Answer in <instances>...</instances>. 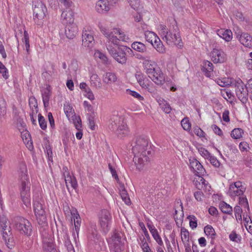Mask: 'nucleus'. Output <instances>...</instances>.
<instances>
[{
  "mask_svg": "<svg viewBox=\"0 0 252 252\" xmlns=\"http://www.w3.org/2000/svg\"><path fill=\"white\" fill-rule=\"evenodd\" d=\"M98 28L106 38V47L109 53L119 63L125 64L126 62V52H132V50L126 46H120V40L126 41V35L119 29H113L112 31L106 29L103 24L99 22Z\"/></svg>",
  "mask_w": 252,
  "mask_h": 252,
  "instance_id": "nucleus-1",
  "label": "nucleus"
},
{
  "mask_svg": "<svg viewBox=\"0 0 252 252\" xmlns=\"http://www.w3.org/2000/svg\"><path fill=\"white\" fill-rule=\"evenodd\" d=\"M159 33L167 44L171 45L174 44L180 47L183 46L180 30L175 20H173L167 27L160 25Z\"/></svg>",
  "mask_w": 252,
  "mask_h": 252,
  "instance_id": "nucleus-2",
  "label": "nucleus"
},
{
  "mask_svg": "<svg viewBox=\"0 0 252 252\" xmlns=\"http://www.w3.org/2000/svg\"><path fill=\"white\" fill-rule=\"evenodd\" d=\"M131 146L134 158H149L153 155L154 151L149 145V140L146 136H135L131 141Z\"/></svg>",
  "mask_w": 252,
  "mask_h": 252,
  "instance_id": "nucleus-3",
  "label": "nucleus"
},
{
  "mask_svg": "<svg viewBox=\"0 0 252 252\" xmlns=\"http://www.w3.org/2000/svg\"><path fill=\"white\" fill-rule=\"evenodd\" d=\"M19 176L21 182L20 186L21 197L24 204L29 206L31 205L30 183L25 163L19 165Z\"/></svg>",
  "mask_w": 252,
  "mask_h": 252,
  "instance_id": "nucleus-4",
  "label": "nucleus"
},
{
  "mask_svg": "<svg viewBox=\"0 0 252 252\" xmlns=\"http://www.w3.org/2000/svg\"><path fill=\"white\" fill-rule=\"evenodd\" d=\"M109 127L115 131L116 134L120 138L128 135L129 133V128L124 122L123 118L118 115H114L111 117Z\"/></svg>",
  "mask_w": 252,
  "mask_h": 252,
  "instance_id": "nucleus-5",
  "label": "nucleus"
},
{
  "mask_svg": "<svg viewBox=\"0 0 252 252\" xmlns=\"http://www.w3.org/2000/svg\"><path fill=\"white\" fill-rule=\"evenodd\" d=\"M13 222L15 228L22 234L31 236L32 233V225L27 219L17 216L14 218Z\"/></svg>",
  "mask_w": 252,
  "mask_h": 252,
  "instance_id": "nucleus-6",
  "label": "nucleus"
},
{
  "mask_svg": "<svg viewBox=\"0 0 252 252\" xmlns=\"http://www.w3.org/2000/svg\"><path fill=\"white\" fill-rule=\"evenodd\" d=\"M32 7L34 22L37 25H40L39 21L43 19L45 16L46 7L41 0H33Z\"/></svg>",
  "mask_w": 252,
  "mask_h": 252,
  "instance_id": "nucleus-7",
  "label": "nucleus"
},
{
  "mask_svg": "<svg viewBox=\"0 0 252 252\" xmlns=\"http://www.w3.org/2000/svg\"><path fill=\"white\" fill-rule=\"evenodd\" d=\"M235 89L236 94L238 99L243 103H245L248 99L249 89L242 81L239 79L235 80L233 84Z\"/></svg>",
  "mask_w": 252,
  "mask_h": 252,
  "instance_id": "nucleus-8",
  "label": "nucleus"
},
{
  "mask_svg": "<svg viewBox=\"0 0 252 252\" xmlns=\"http://www.w3.org/2000/svg\"><path fill=\"white\" fill-rule=\"evenodd\" d=\"M148 76L157 85L161 86L165 82V75L158 65L148 75Z\"/></svg>",
  "mask_w": 252,
  "mask_h": 252,
  "instance_id": "nucleus-9",
  "label": "nucleus"
},
{
  "mask_svg": "<svg viewBox=\"0 0 252 252\" xmlns=\"http://www.w3.org/2000/svg\"><path fill=\"white\" fill-rule=\"evenodd\" d=\"M110 214L108 211L107 210H102L99 218V223L103 232L105 234L110 230Z\"/></svg>",
  "mask_w": 252,
  "mask_h": 252,
  "instance_id": "nucleus-10",
  "label": "nucleus"
},
{
  "mask_svg": "<svg viewBox=\"0 0 252 252\" xmlns=\"http://www.w3.org/2000/svg\"><path fill=\"white\" fill-rule=\"evenodd\" d=\"M54 238L51 235H44L42 238L44 252H58L54 243Z\"/></svg>",
  "mask_w": 252,
  "mask_h": 252,
  "instance_id": "nucleus-11",
  "label": "nucleus"
},
{
  "mask_svg": "<svg viewBox=\"0 0 252 252\" xmlns=\"http://www.w3.org/2000/svg\"><path fill=\"white\" fill-rule=\"evenodd\" d=\"M212 61L214 63H222L226 61L227 57L224 52L220 49L214 48L211 53Z\"/></svg>",
  "mask_w": 252,
  "mask_h": 252,
  "instance_id": "nucleus-12",
  "label": "nucleus"
},
{
  "mask_svg": "<svg viewBox=\"0 0 252 252\" xmlns=\"http://www.w3.org/2000/svg\"><path fill=\"white\" fill-rule=\"evenodd\" d=\"M61 20L62 23L66 25L74 23V12L70 7L66 8L63 11L61 15Z\"/></svg>",
  "mask_w": 252,
  "mask_h": 252,
  "instance_id": "nucleus-13",
  "label": "nucleus"
},
{
  "mask_svg": "<svg viewBox=\"0 0 252 252\" xmlns=\"http://www.w3.org/2000/svg\"><path fill=\"white\" fill-rule=\"evenodd\" d=\"M94 40L93 35L90 32L85 31L82 33V45L85 47L92 48Z\"/></svg>",
  "mask_w": 252,
  "mask_h": 252,
  "instance_id": "nucleus-14",
  "label": "nucleus"
},
{
  "mask_svg": "<svg viewBox=\"0 0 252 252\" xmlns=\"http://www.w3.org/2000/svg\"><path fill=\"white\" fill-rule=\"evenodd\" d=\"M78 32V28L75 23L66 25L65 33L67 38L73 39Z\"/></svg>",
  "mask_w": 252,
  "mask_h": 252,
  "instance_id": "nucleus-15",
  "label": "nucleus"
},
{
  "mask_svg": "<svg viewBox=\"0 0 252 252\" xmlns=\"http://www.w3.org/2000/svg\"><path fill=\"white\" fill-rule=\"evenodd\" d=\"M239 40L244 46L248 48H252V37L248 33H242L240 36L237 35Z\"/></svg>",
  "mask_w": 252,
  "mask_h": 252,
  "instance_id": "nucleus-16",
  "label": "nucleus"
},
{
  "mask_svg": "<svg viewBox=\"0 0 252 252\" xmlns=\"http://www.w3.org/2000/svg\"><path fill=\"white\" fill-rule=\"evenodd\" d=\"M0 229L1 235H3V233L11 232V228L9 225V222L6 217L2 215L0 216Z\"/></svg>",
  "mask_w": 252,
  "mask_h": 252,
  "instance_id": "nucleus-17",
  "label": "nucleus"
},
{
  "mask_svg": "<svg viewBox=\"0 0 252 252\" xmlns=\"http://www.w3.org/2000/svg\"><path fill=\"white\" fill-rule=\"evenodd\" d=\"M96 10L100 13L107 12L110 9L108 0H99L95 4Z\"/></svg>",
  "mask_w": 252,
  "mask_h": 252,
  "instance_id": "nucleus-18",
  "label": "nucleus"
},
{
  "mask_svg": "<svg viewBox=\"0 0 252 252\" xmlns=\"http://www.w3.org/2000/svg\"><path fill=\"white\" fill-rule=\"evenodd\" d=\"M2 237L6 247L8 249L11 250L14 247L15 242L12 232L9 231L8 233H4L3 235H2Z\"/></svg>",
  "mask_w": 252,
  "mask_h": 252,
  "instance_id": "nucleus-19",
  "label": "nucleus"
},
{
  "mask_svg": "<svg viewBox=\"0 0 252 252\" xmlns=\"http://www.w3.org/2000/svg\"><path fill=\"white\" fill-rule=\"evenodd\" d=\"M201 66V70L205 75L206 77H210L214 70L213 63L208 61H204Z\"/></svg>",
  "mask_w": 252,
  "mask_h": 252,
  "instance_id": "nucleus-20",
  "label": "nucleus"
},
{
  "mask_svg": "<svg viewBox=\"0 0 252 252\" xmlns=\"http://www.w3.org/2000/svg\"><path fill=\"white\" fill-rule=\"evenodd\" d=\"M71 214L72 215L71 220H72V219H73L75 226V230L77 233V238H78V234L81 223V219L79 214L76 211V210H75L74 212H71Z\"/></svg>",
  "mask_w": 252,
  "mask_h": 252,
  "instance_id": "nucleus-21",
  "label": "nucleus"
},
{
  "mask_svg": "<svg viewBox=\"0 0 252 252\" xmlns=\"http://www.w3.org/2000/svg\"><path fill=\"white\" fill-rule=\"evenodd\" d=\"M143 65L144 69L147 75L150 73V72H152V71L158 66L156 63L150 60H147L146 61H144Z\"/></svg>",
  "mask_w": 252,
  "mask_h": 252,
  "instance_id": "nucleus-22",
  "label": "nucleus"
},
{
  "mask_svg": "<svg viewBox=\"0 0 252 252\" xmlns=\"http://www.w3.org/2000/svg\"><path fill=\"white\" fill-rule=\"evenodd\" d=\"M34 214L39 225L44 226L47 223V217L45 210L42 211L40 210L38 212V213Z\"/></svg>",
  "mask_w": 252,
  "mask_h": 252,
  "instance_id": "nucleus-23",
  "label": "nucleus"
},
{
  "mask_svg": "<svg viewBox=\"0 0 252 252\" xmlns=\"http://www.w3.org/2000/svg\"><path fill=\"white\" fill-rule=\"evenodd\" d=\"M51 95L50 87H47L42 91V100L44 106L46 107L49 105V101Z\"/></svg>",
  "mask_w": 252,
  "mask_h": 252,
  "instance_id": "nucleus-24",
  "label": "nucleus"
},
{
  "mask_svg": "<svg viewBox=\"0 0 252 252\" xmlns=\"http://www.w3.org/2000/svg\"><path fill=\"white\" fill-rule=\"evenodd\" d=\"M156 99L160 107L165 113L168 114L171 112V108L167 101L160 97Z\"/></svg>",
  "mask_w": 252,
  "mask_h": 252,
  "instance_id": "nucleus-25",
  "label": "nucleus"
},
{
  "mask_svg": "<svg viewBox=\"0 0 252 252\" xmlns=\"http://www.w3.org/2000/svg\"><path fill=\"white\" fill-rule=\"evenodd\" d=\"M143 89L147 90L150 93H151L153 96H157L158 94V92L154 84L148 81L145 84L141 87Z\"/></svg>",
  "mask_w": 252,
  "mask_h": 252,
  "instance_id": "nucleus-26",
  "label": "nucleus"
},
{
  "mask_svg": "<svg viewBox=\"0 0 252 252\" xmlns=\"http://www.w3.org/2000/svg\"><path fill=\"white\" fill-rule=\"evenodd\" d=\"M117 78L114 73L107 72L103 77V81L106 84H111L117 81Z\"/></svg>",
  "mask_w": 252,
  "mask_h": 252,
  "instance_id": "nucleus-27",
  "label": "nucleus"
},
{
  "mask_svg": "<svg viewBox=\"0 0 252 252\" xmlns=\"http://www.w3.org/2000/svg\"><path fill=\"white\" fill-rule=\"evenodd\" d=\"M90 83L92 86L100 89L101 87L100 79L96 74H93L90 77Z\"/></svg>",
  "mask_w": 252,
  "mask_h": 252,
  "instance_id": "nucleus-28",
  "label": "nucleus"
},
{
  "mask_svg": "<svg viewBox=\"0 0 252 252\" xmlns=\"http://www.w3.org/2000/svg\"><path fill=\"white\" fill-rule=\"evenodd\" d=\"M218 34L226 41H229L232 38V33L230 30H221L218 31Z\"/></svg>",
  "mask_w": 252,
  "mask_h": 252,
  "instance_id": "nucleus-29",
  "label": "nucleus"
},
{
  "mask_svg": "<svg viewBox=\"0 0 252 252\" xmlns=\"http://www.w3.org/2000/svg\"><path fill=\"white\" fill-rule=\"evenodd\" d=\"M153 44H152L156 50L161 54H163L165 52V48L164 47L162 42L161 41L159 37L157 38Z\"/></svg>",
  "mask_w": 252,
  "mask_h": 252,
  "instance_id": "nucleus-30",
  "label": "nucleus"
},
{
  "mask_svg": "<svg viewBox=\"0 0 252 252\" xmlns=\"http://www.w3.org/2000/svg\"><path fill=\"white\" fill-rule=\"evenodd\" d=\"M131 48L139 52L144 53L147 51V48L144 44L141 42H134L131 44Z\"/></svg>",
  "mask_w": 252,
  "mask_h": 252,
  "instance_id": "nucleus-31",
  "label": "nucleus"
},
{
  "mask_svg": "<svg viewBox=\"0 0 252 252\" xmlns=\"http://www.w3.org/2000/svg\"><path fill=\"white\" fill-rule=\"evenodd\" d=\"M144 34L146 40L151 44H153L156 38L158 37L155 32L149 31H145Z\"/></svg>",
  "mask_w": 252,
  "mask_h": 252,
  "instance_id": "nucleus-32",
  "label": "nucleus"
},
{
  "mask_svg": "<svg viewBox=\"0 0 252 252\" xmlns=\"http://www.w3.org/2000/svg\"><path fill=\"white\" fill-rule=\"evenodd\" d=\"M220 209L224 214H231L232 212V208L225 202H221L219 204Z\"/></svg>",
  "mask_w": 252,
  "mask_h": 252,
  "instance_id": "nucleus-33",
  "label": "nucleus"
},
{
  "mask_svg": "<svg viewBox=\"0 0 252 252\" xmlns=\"http://www.w3.org/2000/svg\"><path fill=\"white\" fill-rule=\"evenodd\" d=\"M245 190L239 189L237 188H233V186H230L228 194L231 197L240 196L242 195Z\"/></svg>",
  "mask_w": 252,
  "mask_h": 252,
  "instance_id": "nucleus-34",
  "label": "nucleus"
},
{
  "mask_svg": "<svg viewBox=\"0 0 252 252\" xmlns=\"http://www.w3.org/2000/svg\"><path fill=\"white\" fill-rule=\"evenodd\" d=\"M33 209L34 213H38L39 211L44 210L43 202L38 199H33Z\"/></svg>",
  "mask_w": 252,
  "mask_h": 252,
  "instance_id": "nucleus-35",
  "label": "nucleus"
},
{
  "mask_svg": "<svg viewBox=\"0 0 252 252\" xmlns=\"http://www.w3.org/2000/svg\"><path fill=\"white\" fill-rule=\"evenodd\" d=\"M70 120H71L73 121L75 128L78 130H81L82 123L81 120L79 116H77L75 114H74V115L70 118Z\"/></svg>",
  "mask_w": 252,
  "mask_h": 252,
  "instance_id": "nucleus-36",
  "label": "nucleus"
},
{
  "mask_svg": "<svg viewBox=\"0 0 252 252\" xmlns=\"http://www.w3.org/2000/svg\"><path fill=\"white\" fill-rule=\"evenodd\" d=\"M204 231L206 235L210 236L212 239L215 238L216 232L211 225L206 226L204 228Z\"/></svg>",
  "mask_w": 252,
  "mask_h": 252,
  "instance_id": "nucleus-37",
  "label": "nucleus"
},
{
  "mask_svg": "<svg viewBox=\"0 0 252 252\" xmlns=\"http://www.w3.org/2000/svg\"><path fill=\"white\" fill-rule=\"evenodd\" d=\"M198 177V180L195 182V186L199 190H201L203 188V186L207 188L208 186V183H206L205 180L202 177V176H197Z\"/></svg>",
  "mask_w": 252,
  "mask_h": 252,
  "instance_id": "nucleus-38",
  "label": "nucleus"
},
{
  "mask_svg": "<svg viewBox=\"0 0 252 252\" xmlns=\"http://www.w3.org/2000/svg\"><path fill=\"white\" fill-rule=\"evenodd\" d=\"M133 161L134 162L137 169L141 170L143 169L147 160L146 158H145V160H144L143 158H133Z\"/></svg>",
  "mask_w": 252,
  "mask_h": 252,
  "instance_id": "nucleus-39",
  "label": "nucleus"
},
{
  "mask_svg": "<svg viewBox=\"0 0 252 252\" xmlns=\"http://www.w3.org/2000/svg\"><path fill=\"white\" fill-rule=\"evenodd\" d=\"M243 130L241 128H234L231 132V136L234 139H240L242 137Z\"/></svg>",
  "mask_w": 252,
  "mask_h": 252,
  "instance_id": "nucleus-40",
  "label": "nucleus"
},
{
  "mask_svg": "<svg viewBox=\"0 0 252 252\" xmlns=\"http://www.w3.org/2000/svg\"><path fill=\"white\" fill-rule=\"evenodd\" d=\"M52 70L45 71L43 73V75L46 78L49 79L50 77L52 76H55L56 75V71L55 69V65L52 63L51 64Z\"/></svg>",
  "mask_w": 252,
  "mask_h": 252,
  "instance_id": "nucleus-41",
  "label": "nucleus"
},
{
  "mask_svg": "<svg viewBox=\"0 0 252 252\" xmlns=\"http://www.w3.org/2000/svg\"><path fill=\"white\" fill-rule=\"evenodd\" d=\"M135 76L141 87H142L148 81L145 79L143 74L141 72H137L135 74Z\"/></svg>",
  "mask_w": 252,
  "mask_h": 252,
  "instance_id": "nucleus-42",
  "label": "nucleus"
},
{
  "mask_svg": "<svg viewBox=\"0 0 252 252\" xmlns=\"http://www.w3.org/2000/svg\"><path fill=\"white\" fill-rule=\"evenodd\" d=\"M193 172L196 176H203L205 172V170L199 162Z\"/></svg>",
  "mask_w": 252,
  "mask_h": 252,
  "instance_id": "nucleus-43",
  "label": "nucleus"
},
{
  "mask_svg": "<svg viewBox=\"0 0 252 252\" xmlns=\"http://www.w3.org/2000/svg\"><path fill=\"white\" fill-rule=\"evenodd\" d=\"M29 103L32 112L36 110L37 112H38L37 102L35 97H30Z\"/></svg>",
  "mask_w": 252,
  "mask_h": 252,
  "instance_id": "nucleus-44",
  "label": "nucleus"
},
{
  "mask_svg": "<svg viewBox=\"0 0 252 252\" xmlns=\"http://www.w3.org/2000/svg\"><path fill=\"white\" fill-rule=\"evenodd\" d=\"M187 219L189 220V226L194 229L196 228L197 226V220L194 215H189L188 216Z\"/></svg>",
  "mask_w": 252,
  "mask_h": 252,
  "instance_id": "nucleus-45",
  "label": "nucleus"
},
{
  "mask_svg": "<svg viewBox=\"0 0 252 252\" xmlns=\"http://www.w3.org/2000/svg\"><path fill=\"white\" fill-rule=\"evenodd\" d=\"M6 102L2 98H0V116L4 117L6 113Z\"/></svg>",
  "mask_w": 252,
  "mask_h": 252,
  "instance_id": "nucleus-46",
  "label": "nucleus"
},
{
  "mask_svg": "<svg viewBox=\"0 0 252 252\" xmlns=\"http://www.w3.org/2000/svg\"><path fill=\"white\" fill-rule=\"evenodd\" d=\"M181 239L182 241H189V232L188 230L184 227L181 228Z\"/></svg>",
  "mask_w": 252,
  "mask_h": 252,
  "instance_id": "nucleus-47",
  "label": "nucleus"
},
{
  "mask_svg": "<svg viewBox=\"0 0 252 252\" xmlns=\"http://www.w3.org/2000/svg\"><path fill=\"white\" fill-rule=\"evenodd\" d=\"M38 123L40 128L45 130L47 128V123L43 116L41 114L38 115Z\"/></svg>",
  "mask_w": 252,
  "mask_h": 252,
  "instance_id": "nucleus-48",
  "label": "nucleus"
},
{
  "mask_svg": "<svg viewBox=\"0 0 252 252\" xmlns=\"http://www.w3.org/2000/svg\"><path fill=\"white\" fill-rule=\"evenodd\" d=\"M151 234H152V236L153 237L154 239L156 240V241L157 242V243L159 245L162 246L163 245V242L162 241V239H161L160 236L158 234V230H157L153 231V232Z\"/></svg>",
  "mask_w": 252,
  "mask_h": 252,
  "instance_id": "nucleus-49",
  "label": "nucleus"
},
{
  "mask_svg": "<svg viewBox=\"0 0 252 252\" xmlns=\"http://www.w3.org/2000/svg\"><path fill=\"white\" fill-rule=\"evenodd\" d=\"M64 111L68 119H70L74 114H75L73 111H72V108L69 105H64Z\"/></svg>",
  "mask_w": 252,
  "mask_h": 252,
  "instance_id": "nucleus-50",
  "label": "nucleus"
},
{
  "mask_svg": "<svg viewBox=\"0 0 252 252\" xmlns=\"http://www.w3.org/2000/svg\"><path fill=\"white\" fill-rule=\"evenodd\" d=\"M0 74L5 79H7L8 77L7 69L3 63L0 61Z\"/></svg>",
  "mask_w": 252,
  "mask_h": 252,
  "instance_id": "nucleus-51",
  "label": "nucleus"
},
{
  "mask_svg": "<svg viewBox=\"0 0 252 252\" xmlns=\"http://www.w3.org/2000/svg\"><path fill=\"white\" fill-rule=\"evenodd\" d=\"M239 204L242 207L246 208L248 211H250L248 201L246 196L239 197Z\"/></svg>",
  "mask_w": 252,
  "mask_h": 252,
  "instance_id": "nucleus-52",
  "label": "nucleus"
},
{
  "mask_svg": "<svg viewBox=\"0 0 252 252\" xmlns=\"http://www.w3.org/2000/svg\"><path fill=\"white\" fill-rule=\"evenodd\" d=\"M64 241L65 246L66 247L68 252H75V250L72 245L71 241L69 238V237H67V239H63Z\"/></svg>",
  "mask_w": 252,
  "mask_h": 252,
  "instance_id": "nucleus-53",
  "label": "nucleus"
},
{
  "mask_svg": "<svg viewBox=\"0 0 252 252\" xmlns=\"http://www.w3.org/2000/svg\"><path fill=\"white\" fill-rule=\"evenodd\" d=\"M181 125L183 128L186 130H189L191 128V124L187 118H184L182 120Z\"/></svg>",
  "mask_w": 252,
  "mask_h": 252,
  "instance_id": "nucleus-54",
  "label": "nucleus"
},
{
  "mask_svg": "<svg viewBox=\"0 0 252 252\" xmlns=\"http://www.w3.org/2000/svg\"><path fill=\"white\" fill-rule=\"evenodd\" d=\"M126 92L127 94L138 99L139 100H142L144 99V97L142 96H141L139 93L134 91H131L129 89H127Z\"/></svg>",
  "mask_w": 252,
  "mask_h": 252,
  "instance_id": "nucleus-55",
  "label": "nucleus"
},
{
  "mask_svg": "<svg viewBox=\"0 0 252 252\" xmlns=\"http://www.w3.org/2000/svg\"><path fill=\"white\" fill-rule=\"evenodd\" d=\"M130 6L134 10H138L140 6L139 0H127Z\"/></svg>",
  "mask_w": 252,
  "mask_h": 252,
  "instance_id": "nucleus-56",
  "label": "nucleus"
},
{
  "mask_svg": "<svg viewBox=\"0 0 252 252\" xmlns=\"http://www.w3.org/2000/svg\"><path fill=\"white\" fill-rule=\"evenodd\" d=\"M215 167H222V163L218 158H207Z\"/></svg>",
  "mask_w": 252,
  "mask_h": 252,
  "instance_id": "nucleus-57",
  "label": "nucleus"
},
{
  "mask_svg": "<svg viewBox=\"0 0 252 252\" xmlns=\"http://www.w3.org/2000/svg\"><path fill=\"white\" fill-rule=\"evenodd\" d=\"M88 120L89 122V126L90 128L92 130H94L95 127V125L94 123V116L89 114L88 115Z\"/></svg>",
  "mask_w": 252,
  "mask_h": 252,
  "instance_id": "nucleus-58",
  "label": "nucleus"
},
{
  "mask_svg": "<svg viewBox=\"0 0 252 252\" xmlns=\"http://www.w3.org/2000/svg\"><path fill=\"white\" fill-rule=\"evenodd\" d=\"M113 244L122 243L121 237L118 232H115L111 237Z\"/></svg>",
  "mask_w": 252,
  "mask_h": 252,
  "instance_id": "nucleus-59",
  "label": "nucleus"
},
{
  "mask_svg": "<svg viewBox=\"0 0 252 252\" xmlns=\"http://www.w3.org/2000/svg\"><path fill=\"white\" fill-rule=\"evenodd\" d=\"M221 94L222 95L225 99L228 98L229 99L233 100L234 98V96L233 95L232 93L228 90L222 91Z\"/></svg>",
  "mask_w": 252,
  "mask_h": 252,
  "instance_id": "nucleus-60",
  "label": "nucleus"
},
{
  "mask_svg": "<svg viewBox=\"0 0 252 252\" xmlns=\"http://www.w3.org/2000/svg\"><path fill=\"white\" fill-rule=\"evenodd\" d=\"M123 191V192L120 193L121 196L123 200L125 202V203L127 205H129L130 203V200L129 197H128L127 191L126 190Z\"/></svg>",
  "mask_w": 252,
  "mask_h": 252,
  "instance_id": "nucleus-61",
  "label": "nucleus"
},
{
  "mask_svg": "<svg viewBox=\"0 0 252 252\" xmlns=\"http://www.w3.org/2000/svg\"><path fill=\"white\" fill-rule=\"evenodd\" d=\"M194 133L200 137H205V133L198 126L193 127Z\"/></svg>",
  "mask_w": 252,
  "mask_h": 252,
  "instance_id": "nucleus-62",
  "label": "nucleus"
},
{
  "mask_svg": "<svg viewBox=\"0 0 252 252\" xmlns=\"http://www.w3.org/2000/svg\"><path fill=\"white\" fill-rule=\"evenodd\" d=\"M189 167L191 170L193 172L196 166L199 163V161L197 160V158H189Z\"/></svg>",
  "mask_w": 252,
  "mask_h": 252,
  "instance_id": "nucleus-63",
  "label": "nucleus"
},
{
  "mask_svg": "<svg viewBox=\"0 0 252 252\" xmlns=\"http://www.w3.org/2000/svg\"><path fill=\"white\" fill-rule=\"evenodd\" d=\"M112 247L114 252H121L124 248V245L123 243L113 244Z\"/></svg>",
  "mask_w": 252,
  "mask_h": 252,
  "instance_id": "nucleus-64",
  "label": "nucleus"
}]
</instances>
